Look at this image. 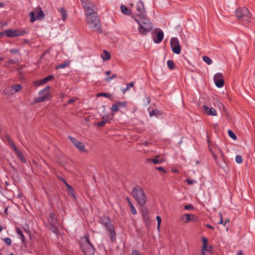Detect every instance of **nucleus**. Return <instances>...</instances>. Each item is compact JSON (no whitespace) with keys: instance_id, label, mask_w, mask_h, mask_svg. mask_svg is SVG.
<instances>
[{"instance_id":"603ef678","label":"nucleus","mask_w":255,"mask_h":255,"mask_svg":"<svg viewBox=\"0 0 255 255\" xmlns=\"http://www.w3.org/2000/svg\"><path fill=\"white\" fill-rule=\"evenodd\" d=\"M11 146L13 148L14 151L16 152V154H17L18 152H19L20 151L17 149V148L16 147V146H15V145L12 143L11 144Z\"/></svg>"},{"instance_id":"e2e57ef3","label":"nucleus","mask_w":255,"mask_h":255,"mask_svg":"<svg viewBox=\"0 0 255 255\" xmlns=\"http://www.w3.org/2000/svg\"><path fill=\"white\" fill-rule=\"evenodd\" d=\"M206 227L210 228V229H214V227L211 225H206Z\"/></svg>"},{"instance_id":"5701e85b","label":"nucleus","mask_w":255,"mask_h":255,"mask_svg":"<svg viewBox=\"0 0 255 255\" xmlns=\"http://www.w3.org/2000/svg\"><path fill=\"white\" fill-rule=\"evenodd\" d=\"M121 9L122 13L126 15H129L131 13L130 10L128 9L125 5H122Z\"/></svg>"},{"instance_id":"09e8293b","label":"nucleus","mask_w":255,"mask_h":255,"mask_svg":"<svg viewBox=\"0 0 255 255\" xmlns=\"http://www.w3.org/2000/svg\"><path fill=\"white\" fill-rule=\"evenodd\" d=\"M15 62L13 60H9L5 63V66H8L9 65L14 64Z\"/></svg>"},{"instance_id":"f8f14e48","label":"nucleus","mask_w":255,"mask_h":255,"mask_svg":"<svg viewBox=\"0 0 255 255\" xmlns=\"http://www.w3.org/2000/svg\"><path fill=\"white\" fill-rule=\"evenodd\" d=\"M136 9L137 13V16H134V17H137V18L140 17H144V16H146V12L145 11V8L144 6L143 2L139 0L136 4Z\"/></svg>"},{"instance_id":"4be33fe9","label":"nucleus","mask_w":255,"mask_h":255,"mask_svg":"<svg viewBox=\"0 0 255 255\" xmlns=\"http://www.w3.org/2000/svg\"><path fill=\"white\" fill-rule=\"evenodd\" d=\"M147 162L151 161L155 164H161L163 162V160L161 159H157V158H148L147 159Z\"/></svg>"},{"instance_id":"3c124183","label":"nucleus","mask_w":255,"mask_h":255,"mask_svg":"<svg viewBox=\"0 0 255 255\" xmlns=\"http://www.w3.org/2000/svg\"><path fill=\"white\" fill-rule=\"evenodd\" d=\"M156 169H157L158 170L162 171V172H163L164 173L166 172L165 170L162 167H161V166L156 167Z\"/></svg>"},{"instance_id":"79ce46f5","label":"nucleus","mask_w":255,"mask_h":255,"mask_svg":"<svg viewBox=\"0 0 255 255\" xmlns=\"http://www.w3.org/2000/svg\"><path fill=\"white\" fill-rule=\"evenodd\" d=\"M119 107H126L127 103L126 102H117Z\"/></svg>"},{"instance_id":"0eeeda50","label":"nucleus","mask_w":255,"mask_h":255,"mask_svg":"<svg viewBox=\"0 0 255 255\" xmlns=\"http://www.w3.org/2000/svg\"><path fill=\"white\" fill-rule=\"evenodd\" d=\"M101 222L107 231L109 232V234L111 236V239L114 241L115 239V232L113 225L110 222L109 218L108 217H105L101 220Z\"/></svg>"},{"instance_id":"ddd939ff","label":"nucleus","mask_w":255,"mask_h":255,"mask_svg":"<svg viewBox=\"0 0 255 255\" xmlns=\"http://www.w3.org/2000/svg\"><path fill=\"white\" fill-rule=\"evenodd\" d=\"M214 82L218 88H222L224 85L223 76L221 73H217L214 76Z\"/></svg>"},{"instance_id":"6e6d98bb","label":"nucleus","mask_w":255,"mask_h":255,"mask_svg":"<svg viewBox=\"0 0 255 255\" xmlns=\"http://www.w3.org/2000/svg\"><path fill=\"white\" fill-rule=\"evenodd\" d=\"M11 146L13 148L14 151L16 152V154H17L18 152H19L20 151L17 149V148L16 147V146H15V145L12 143L11 144Z\"/></svg>"},{"instance_id":"7ed1b4c3","label":"nucleus","mask_w":255,"mask_h":255,"mask_svg":"<svg viewBox=\"0 0 255 255\" xmlns=\"http://www.w3.org/2000/svg\"><path fill=\"white\" fill-rule=\"evenodd\" d=\"M132 195L137 203L141 206H143L146 202V197L145 195L143 189L136 186L134 187L132 191Z\"/></svg>"},{"instance_id":"052dcab7","label":"nucleus","mask_w":255,"mask_h":255,"mask_svg":"<svg viewBox=\"0 0 255 255\" xmlns=\"http://www.w3.org/2000/svg\"><path fill=\"white\" fill-rule=\"evenodd\" d=\"M103 119L104 120L106 121V122H108V121L109 120V119H108V117H106L105 116H104V117H103Z\"/></svg>"},{"instance_id":"4d7b16f0","label":"nucleus","mask_w":255,"mask_h":255,"mask_svg":"<svg viewBox=\"0 0 255 255\" xmlns=\"http://www.w3.org/2000/svg\"><path fill=\"white\" fill-rule=\"evenodd\" d=\"M10 52L11 53L15 54V53H18V51L17 49H12L10 50Z\"/></svg>"},{"instance_id":"de8ad7c7","label":"nucleus","mask_w":255,"mask_h":255,"mask_svg":"<svg viewBox=\"0 0 255 255\" xmlns=\"http://www.w3.org/2000/svg\"><path fill=\"white\" fill-rule=\"evenodd\" d=\"M184 209L187 210H190L193 209V206L191 204L186 205L184 206Z\"/></svg>"},{"instance_id":"37998d69","label":"nucleus","mask_w":255,"mask_h":255,"mask_svg":"<svg viewBox=\"0 0 255 255\" xmlns=\"http://www.w3.org/2000/svg\"><path fill=\"white\" fill-rule=\"evenodd\" d=\"M158 114V111L157 110H153L151 112H149L150 117L156 116Z\"/></svg>"},{"instance_id":"393cba45","label":"nucleus","mask_w":255,"mask_h":255,"mask_svg":"<svg viewBox=\"0 0 255 255\" xmlns=\"http://www.w3.org/2000/svg\"><path fill=\"white\" fill-rule=\"evenodd\" d=\"M70 65V62H66L61 64L58 65L55 67L56 69H63L68 67Z\"/></svg>"},{"instance_id":"864d4df0","label":"nucleus","mask_w":255,"mask_h":255,"mask_svg":"<svg viewBox=\"0 0 255 255\" xmlns=\"http://www.w3.org/2000/svg\"><path fill=\"white\" fill-rule=\"evenodd\" d=\"M11 146L13 148L14 151L16 152V154H17L18 152H19L20 151L17 149V148L16 147V146H15V145L12 143L11 144Z\"/></svg>"},{"instance_id":"5fc2aeb1","label":"nucleus","mask_w":255,"mask_h":255,"mask_svg":"<svg viewBox=\"0 0 255 255\" xmlns=\"http://www.w3.org/2000/svg\"><path fill=\"white\" fill-rule=\"evenodd\" d=\"M11 146L13 148L14 151L16 152V154H17L18 152H19L20 151L17 149V148L16 147V146H15V145L12 143L11 144Z\"/></svg>"},{"instance_id":"c756f323","label":"nucleus","mask_w":255,"mask_h":255,"mask_svg":"<svg viewBox=\"0 0 255 255\" xmlns=\"http://www.w3.org/2000/svg\"><path fill=\"white\" fill-rule=\"evenodd\" d=\"M60 10L62 14V19L65 20L67 18V12L66 10L63 8H61Z\"/></svg>"},{"instance_id":"bf43d9fd","label":"nucleus","mask_w":255,"mask_h":255,"mask_svg":"<svg viewBox=\"0 0 255 255\" xmlns=\"http://www.w3.org/2000/svg\"><path fill=\"white\" fill-rule=\"evenodd\" d=\"M142 144L144 145V146H147V145H148V142L147 141H144V142L142 143Z\"/></svg>"},{"instance_id":"f704fd0d","label":"nucleus","mask_w":255,"mask_h":255,"mask_svg":"<svg viewBox=\"0 0 255 255\" xmlns=\"http://www.w3.org/2000/svg\"><path fill=\"white\" fill-rule=\"evenodd\" d=\"M129 207L130 208V210L132 214L135 215L137 213L136 210L134 207L133 205L131 203H129Z\"/></svg>"},{"instance_id":"20e7f679","label":"nucleus","mask_w":255,"mask_h":255,"mask_svg":"<svg viewBox=\"0 0 255 255\" xmlns=\"http://www.w3.org/2000/svg\"><path fill=\"white\" fill-rule=\"evenodd\" d=\"M80 247L85 255H93L95 253V249L87 237L82 238Z\"/></svg>"},{"instance_id":"c85d7f7f","label":"nucleus","mask_w":255,"mask_h":255,"mask_svg":"<svg viewBox=\"0 0 255 255\" xmlns=\"http://www.w3.org/2000/svg\"><path fill=\"white\" fill-rule=\"evenodd\" d=\"M203 61L206 62L208 65H210L212 63V60L211 59L207 56H204L203 57Z\"/></svg>"},{"instance_id":"9b49d317","label":"nucleus","mask_w":255,"mask_h":255,"mask_svg":"<svg viewBox=\"0 0 255 255\" xmlns=\"http://www.w3.org/2000/svg\"><path fill=\"white\" fill-rule=\"evenodd\" d=\"M170 43L173 53L179 54L181 53V48L178 39L176 37H172L170 39Z\"/></svg>"},{"instance_id":"4468645a","label":"nucleus","mask_w":255,"mask_h":255,"mask_svg":"<svg viewBox=\"0 0 255 255\" xmlns=\"http://www.w3.org/2000/svg\"><path fill=\"white\" fill-rule=\"evenodd\" d=\"M69 137L70 139L71 142L79 149L80 151H85V146L82 142H80L79 141L77 140V139L72 137L69 136Z\"/></svg>"},{"instance_id":"1a4fd4ad","label":"nucleus","mask_w":255,"mask_h":255,"mask_svg":"<svg viewBox=\"0 0 255 255\" xmlns=\"http://www.w3.org/2000/svg\"><path fill=\"white\" fill-rule=\"evenodd\" d=\"M49 89L50 87L47 86L43 89L40 90L38 93L39 96L34 99V103L41 102L47 99L50 95Z\"/></svg>"},{"instance_id":"2eb2a0df","label":"nucleus","mask_w":255,"mask_h":255,"mask_svg":"<svg viewBox=\"0 0 255 255\" xmlns=\"http://www.w3.org/2000/svg\"><path fill=\"white\" fill-rule=\"evenodd\" d=\"M203 111L208 116H215L217 115V112L214 108L209 107L206 105H204L203 106Z\"/></svg>"},{"instance_id":"f3484780","label":"nucleus","mask_w":255,"mask_h":255,"mask_svg":"<svg viewBox=\"0 0 255 255\" xmlns=\"http://www.w3.org/2000/svg\"><path fill=\"white\" fill-rule=\"evenodd\" d=\"M164 37L163 32L160 30L157 33V38L156 39H153V41L155 43H160Z\"/></svg>"},{"instance_id":"680f3d73","label":"nucleus","mask_w":255,"mask_h":255,"mask_svg":"<svg viewBox=\"0 0 255 255\" xmlns=\"http://www.w3.org/2000/svg\"><path fill=\"white\" fill-rule=\"evenodd\" d=\"M236 255H243L242 251H240Z\"/></svg>"},{"instance_id":"7c9ffc66","label":"nucleus","mask_w":255,"mask_h":255,"mask_svg":"<svg viewBox=\"0 0 255 255\" xmlns=\"http://www.w3.org/2000/svg\"><path fill=\"white\" fill-rule=\"evenodd\" d=\"M16 234L19 236L20 237V238H21V240L22 241H23L24 240V235L22 233V231L19 229V228H16Z\"/></svg>"},{"instance_id":"39448f33","label":"nucleus","mask_w":255,"mask_h":255,"mask_svg":"<svg viewBox=\"0 0 255 255\" xmlns=\"http://www.w3.org/2000/svg\"><path fill=\"white\" fill-rule=\"evenodd\" d=\"M237 17L239 19H242L247 22L250 21L251 18V14L249 9L246 7H240L236 10Z\"/></svg>"},{"instance_id":"0e129e2a","label":"nucleus","mask_w":255,"mask_h":255,"mask_svg":"<svg viewBox=\"0 0 255 255\" xmlns=\"http://www.w3.org/2000/svg\"><path fill=\"white\" fill-rule=\"evenodd\" d=\"M206 251H202L201 255H205V252Z\"/></svg>"},{"instance_id":"bb28decb","label":"nucleus","mask_w":255,"mask_h":255,"mask_svg":"<svg viewBox=\"0 0 255 255\" xmlns=\"http://www.w3.org/2000/svg\"><path fill=\"white\" fill-rule=\"evenodd\" d=\"M167 64L169 69L173 70L174 68L175 65L172 60H168L167 62Z\"/></svg>"},{"instance_id":"423d86ee","label":"nucleus","mask_w":255,"mask_h":255,"mask_svg":"<svg viewBox=\"0 0 255 255\" xmlns=\"http://www.w3.org/2000/svg\"><path fill=\"white\" fill-rule=\"evenodd\" d=\"M30 21V22H34L35 20H39L42 19L45 14L44 12L39 7L35 8L33 10L29 13Z\"/></svg>"},{"instance_id":"c03bdc74","label":"nucleus","mask_w":255,"mask_h":255,"mask_svg":"<svg viewBox=\"0 0 255 255\" xmlns=\"http://www.w3.org/2000/svg\"><path fill=\"white\" fill-rule=\"evenodd\" d=\"M186 181L189 185H191L197 182V181L195 180H191L189 179H187L186 180Z\"/></svg>"},{"instance_id":"dca6fc26","label":"nucleus","mask_w":255,"mask_h":255,"mask_svg":"<svg viewBox=\"0 0 255 255\" xmlns=\"http://www.w3.org/2000/svg\"><path fill=\"white\" fill-rule=\"evenodd\" d=\"M194 216L193 215H190L188 214H186L183 215L181 218V221L184 223H187L193 220Z\"/></svg>"},{"instance_id":"f257e3e1","label":"nucleus","mask_w":255,"mask_h":255,"mask_svg":"<svg viewBox=\"0 0 255 255\" xmlns=\"http://www.w3.org/2000/svg\"><path fill=\"white\" fill-rule=\"evenodd\" d=\"M87 24L91 30L93 31H96L99 33H102L100 19L98 16L97 12L95 11L92 14H86Z\"/></svg>"},{"instance_id":"58836bf2","label":"nucleus","mask_w":255,"mask_h":255,"mask_svg":"<svg viewBox=\"0 0 255 255\" xmlns=\"http://www.w3.org/2000/svg\"><path fill=\"white\" fill-rule=\"evenodd\" d=\"M17 155L18 156V157L19 158V159L24 163H25L26 162V159L24 158V157H23L22 154L21 153V152H18L17 154Z\"/></svg>"},{"instance_id":"a19ab883","label":"nucleus","mask_w":255,"mask_h":255,"mask_svg":"<svg viewBox=\"0 0 255 255\" xmlns=\"http://www.w3.org/2000/svg\"><path fill=\"white\" fill-rule=\"evenodd\" d=\"M3 241L4 242H5V243L8 245V246H10L11 244V239L9 238H5L4 239H3Z\"/></svg>"},{"instance_id":"412c9836","label":"nucleus","mask_w":255,"mask_h":255,"mask_svg":"<svg viewBox=\"0 0 255 255\" xmlns=\"http://www.w3.org/2000/svg\"><path fill=\"white\" fill-rule=\"evenodd\" d=\"M3 93L7 95H11L14 94L12 87L7 86L3 90Z\"/></svg>"},{"instance_id":"a18cd8bd","label":"nucleus","mask_w":255,"mask_h":255,"mask_svg":"<svg viewBox=\"0 0 255 255\" xmlns=\"http://www.w3.org/2000/svg\"><path fill=\"white\" fill-rule=\"evenodd\" d=\"M134 85V83L132 82H130L127 85V87H126V90H129L130 89L133 87Z\"/></svg>"},{"instance_id":"13d9d810","label":"nucleus","mask_w":255,"mask_h":255,"mask_svg":"<svg viewBox=\"0 0 255 255\" xmlns=\"http://www.w3.org/2000/svg\"><path fill=\"white\" fill-rule=\"evenodd\" d=\"M75 101V99H71L70 100L68 103V104H72L73 102H74Z\"/></svg>"},{"instance_id":"338daca9","label":"nucleus","mask_w":255,"mask_h":255,"mask_svg":"<svg viewBox=\"0 0 255 255\" xmlns=\"http://www.w3.org/2000/svg\"><path fill=\"white\" fill-rule=\"evenodd\" d=\"M150 102V98H147V104H149Z\"/></svg>"},{"instance_id":"a878e982","label":"nucleus","mask_w":255,"mask_h":255,"mask_svg":"<svg viewBox=\"0 0 255 255\" xmlns=\"http://www.w3.org/2000/svg\"><path fill=\"white\" fill-rule=\"evenodd\" d=\"M14 94L20 91L22 89V86L20 84H14L12 86Z\"/></svg>"},{"instance_id":"b1692460","label":"nucleus","mask_w":255,"mask_h":255,"mask_svg":"<svg viewBox=\"0 0 255 255\" xmlns=\"http://www.w3.org/2000/svg\"><path fill=\"white\" fill-rule=\"evenodd\" d=\"M202 242H203V246L202 248V251H208L207 249V243H208V240L206 238L204 237L202 238ZM209 252H210V250H209Z\"/></svg>"},{"instance_id":"a211bd4d","label":"nucleus","mask_w":255,"mask_h":255,"mask_svg":"<svg viewBox=\"0 0 255 255\" xmlns=\"http://www.w3.org/2000/svg\"><path fill=\"white\" fill-rule=\"evenodd\" d=\"M101 57L103 60L105 61L110 59L111 55L107 50H104L102 54L101 55Z\"/></svg>"},{"instance_id":"6ab92c4d","label":"nucleus","mask_w":255,"mask_h":255,"mask_svg":"<svg viewBox=\"0 0 255 255\" xmlns=\"http://www.w3.org/2000/svg\"><path fill=\"white\" fill-rule=\"evenodd\" d=\"M54 78V76L52 75H49L48 76L45 77V78L41 79L38 82V85H43L46 83L48 81L53 79Z\"/></svg>"},{"instance_id":"72a5a7b5","label":"nucleus","mask_w":255,"mask_h":255,"mask_svg":"<svg viewBox=\"0 0 255 255\" xmlns=\"http://www.w3.org/2000/svg\"><path fill=\"white\" fill-rule=\"evenodd\" d=\"M229 136L232 139L235 140L237 139V136L230 129L228 131Z\"/></svg>"},{"instance_id":"c9c22d12","label":"nucleus","mask_w":255,"mask_h":255,"mask_svg":"<svg viewBox=\"0 0 255 255\" xmlns=\"http://www.w3.org/2000/svg\"><path fill=\"white\" fill-rule=\"evenodd\" d=\"M235 160L237 163H241L243 161V159L241 156L240 155H237L235 157Z\"/></svg>"},{"instance_id":"aec40b11","label":"nucleus","mask_w":255,"mask_h":255,"mask_svg":"<svg viewBox=\"0 0 255 255\" xmlns=\"http://www.w3.org/2000/svg\"><path fill=\"white\" fill-rule=\"evenodd\" d=\"M63 181L66 186L67 189L70 195H71L74 198H75L76 197L75 193L74 190H73V189L72 188L71 186H70L69 184H68L67 183V182L64 180H63Z\"/></svg>"},{"instance_id":"49530a36","label":"nucleus","mask_w":255,"mask_h":255,"mask_svg":"<svg viewBox=\"0 0 255 255\" xmlns=\"http://www.w3.org/2000/svg\"><path fill=\"white\" fill-rule=\"evenodd\" d=\"M106 121H105V120H103V121H101L100 122H99L97 123V126L99 127H103L104 126L105 124L106 123Z\"/></svg>"},{"instance_id":"cd10ccee","label":"nucleus","mask_w":255,"mask_h":255,"mask_svg":"<svg viewBox=\"0 0 255 255\" xmlns=\"http://www.w3.org/2000/svg\"><path fill=\"white\" fill-rule=\"evenodd\" d=\"M50 217L51 219L52 223L54 225H56L57 223V218L55 215L53 213H51L50 214Z\"/></svg>"},{"instance_id":"4c0bfd02","label":"nucleus","mask_w":255,"mask_h":255,"mask_svg":"<svg viewBox=\"0 0 255 255\" xmlns=\"http://www.w3.org/2000/svg\"><path fill=\"white\" fill-rule=\"evenodd\" d=\"M156 220L157 222V230H159L160 229V224H161V219L160 217V216H156Z\"/></svg>"},{"instance_id":"774afa93","label":"nucleus","mask_w":255,"mask_h":255,"mask_svg":"<svg viewBox=\"0 0 255 255\" xmlns=\"http://www.w3.org/2000/svg\"><path fill=\"white\" fill-rule=\"evenodd\" d=\"M172 171L174 172H178V170L177 169H173L172 170Z\"/></svg>"},{"instance_id":"e433bc0d","label":"nucleus","mask_w":255,"mask_h":255,"mask_svg":"<svg viewBox=\"0 0 255 255\" xmlns=\"http://www.w3.org/2000/svg\"><path fill=\"white\" fill-rule=\"evenodd\" d=\"M116 77H117L116 74H114L111 77H106V79H105V80L107 82H110L111 81V80H112L113 79H114Z\"/></svg>"},{"instance_id":"69168bd1","label":"nucleus","mask_w":255,"mask_h":255,"mask_svg":"<svg viewBox=\"0 0 255 255\" xmlns=\"http://www.w3.org/2000/svg\"><path fill=\"white\" fill-rule=\"evenodd\" d=\"M111 71H107V72H106V74L107 75H109L111 74Z\"/></svg>"},{"instance_id":"473e14b6","label":"nucleus","mask_w":255,"mask_h":255,"mask_svg":"<svg viewBox=\"0 0 255 255\" xmlns=\"http://www.w3.org/2000/svg\"><path fill=\"white\" fill-rule=\"evenodd\" d=\"M119 106H118L117 103L113 104L111 108V110L112 112H118L119 110Z\"/></svg>"},{"instance_id":"f03ea898","label":"nucleus","mask_w":255,"mask_h":255,"mask_svg":"<svg viewBox=\"0 0 255 255\" xmlns=\"http://www.w3.org/2000/svg\"><path fill=\"white\" fill-rule=\"evenodd\" d=\"M132 17L135 21L138 24V30L139 33L145 34L152 29V23L146 18V16L137 18V17L132 16Z\"/></svg>"},{"instance_id":"9d476101","label":"nucleus","mask_w":255,"mask_h":255,"mask_svg":"<svg viewBox=\"0 0 255 255\" xmlns=\"http://www.w3.org/2000/svg\"><path fill=\"white\" fill-rule=\"evenodd\" d=\"M82 6L85 8L86 14H92L95 11L94 3L89 0H81Z\"/></svg>"},{"instance_id":"2f4dec72","label":"nucleus","mask_w":255,"mask_h":255,"mask_svg":"<svg viewBox=\"0 0 255 255\" xmlns=\"http://www.w3.org/2000/svg\"><path fill=\"white\" fill-rule=\"evenodd\" d=\"M104 96L105 97L110 98L112 96V95L109 93H99L97 94V97Z\"/></svg>"},{"instance_id":"6e6552de","label":"nucleus","mask_w":255,"mask_h":255,"mask_svg":"<svg viewBox=\"0 0 255 255\" xmlns=\"http://www.w3.org/2000/svg\"><path fill=\"white\" fill-rule=\"evenodd\" d=\"M25 33V30H20L18 29H8L1 32L2 36L5 35L8 38L23 36Z\"/></svg>"},{"instance_id":"ea45409f","label":"nucleus","mask_w":255,"mask_h":255,"mask_svg":"<svg viewBox=\"0 0 255 255\" xmlns=\"http://www.w3.org/2000/svg\"><path fill=\"white\" fill-rule=\"evenodd\" d=\"M220 221L218 222V224H222L224 226L226 225V224H227V222H228V220H227L226 221H225V222H224L223 220V216H222V215L220 213Z\"/></svg>"},{"instance_id":"8fccbe9b","label":"nucleus","mask_w":255,"mask_h":255,"mask_svg":"<svg viewBox=\"0 0 255 255\" xmlns=\"http://www.w3.org/2000/svg\"><path fill=\"white\" fill-rule=\"evenodd\" d=\"M130 255H141L140 253L137 250H133Z\"/></svg>"}]
</instances>
